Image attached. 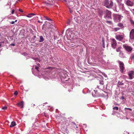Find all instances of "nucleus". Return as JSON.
Wrapping results in <instances>:
<instances>
[{"instance_id": "obj_33", "label": "nucleus", "mask_w": 134, "mask_h": 134, "mask_svg": "<svg viewBox=\"0 0 134 134\" xmlns=\"http://www.w3.org/2000/svg\"><path fill=\"white\" fill-rule=\"evenodd\" d=\"M18 94V92L17 91H15L14 93V94L16 96Z\"/></svg>"}, {"instance_id": "obj_23", "label": "nucleus", "mask_w": 134, "mask_h": 134, "mask_svg": "<svg viewBox=\"0 0 134 134\" xmlns=\"http://www.w3.org/2000/svg\"><path fill=\"white\" fill-rule=\"evenodd\" d=\"M52 60L54 61V62L55 63L57 62V60L56 59V58L55 57H53L52 58Z\"/></svg>"}, {"instance_id": "obj_11", "label": "nucleus", "mask_w": 134, "mask_h": 134, "mask_svg": "<svg viewBox=\"0 0 134 134\" xmlns=\"http://www.w3.org/2000/svg\"><path fill=\"white\" fill-rule=\"evenodd\" d=\"M99 82L100 86H97V87L98 88H99L100 90H102V89H103V87H104V86H103V81L101 80Z\"/></svg>"}, {"instance_id": "obj_29", "label": "nucleus", "mask_w": 134, "mask_h": 134, "mask_svg": "<svg viewBox=\"0 0 134 134\" xmlns=\"http://www.w3.org/2000/svg\"><path fill=\"white\" fill-rule=\"evenodd\" d=\"M121 47H118L116 49V51L117 52H119L120 51V49H121Z\"/></svg>"}, {"instance_id": "obj_31", "label": "nucleus", "mask_w": 134, "mask_h": 134, "mask_svg": "<svg viewBox=\"0 0 134 134\" xmlns=\"http://www.w3.org/2000/svg\"><path fill=\"white\" fill-rule=\"evenodd\" d=\"M113 109L117 110H118V108L117 107H114L113 108Z\"/></svg>"}, {"instance_id": "obj_19", "label": "nucleus", "mask_w": 134, "mask_h": 134, "mask_svg": "<svg viewBox=\"0 0 134 134\" xmlns=\"http://www.w3.org/2000/svg\"><path fill=\"white\" fill-rule=\"evenodd\" d=\"M130 21L131 25L134 27V21L131 19H130Z\"/></svg>"}, {"instance_id": "obj_40", "label": "nucleus", "mask_w": 134, "mask_h": 134, "mask_svg": "<svg viewBox=\"0 0 134 134\" xmlns=\"http://www.w3.org/2000/svg\"><path fill=\"white\" fill-rule=\"evenodd\" d=\"M23 54L24 55H26V54H27V53H26V52H24V53H23Z\"/></svg>"}, {"instance_id": "obj_9", "label": "nucleus", "mask_w": 134, "mask_h": 134, "mask_svg": "<svg viewBox=\"0 0 134 134\" xmlns=\"http://www.w3.org/2000/svg\"><path fill=\"white\" fill-rule=\"evenodd\" d=\"M130 38L131 40L134 39V29H132L130 31Z\"/></svg>"}, {"instance_id": "obj_15", "label": "nucleus", "mask_w": 134, "mask_h": 134, "mask_svg": "<svg viewBox=\"0 0 134 134\" xmlns=\"http://www.w3.org/2000/svg\"><path fill=\"white\" fill-rule=\"evenodd\" d=\"M120 8H121L122 10V11L124 10L125 9V7H124V5L123 4H120Z\"/></svg>"}, {"instance_id": "obj_21", "label": "nucleus", "mask_w": 134, "mask_h": 134, "mask_svg": "<svg viewBox=\"0 0 134 134\" xmlns=\"http://www.w3.org/2000/svg\"><path fill=\"white\" fill-rule=\"evenodd\" d=\"M44 40L43 37L42 36H41L40 37V40L39 41V42H43Z\"/></svg>"}, {"instance_id": "obj_12", "label": "nucleus", "mask_w": 134, "mask_h": 134, "mask_svg": "<svg viewBox=\"0 0 134 134\" xmlns=\"http://www.w3.org/2000/svg\"><path fill=\"white\" fill-rule=\"evenodd\" d=\"M68 4L69 7H71L72 8H73L74 7L75 5V3L72 1L68 3Z\"/></svg>"}, {"instance_id": "obj_42", "label": "nucleus", "mask_w": 134, "mask_h": 134, "mask_svg": "<svg viewBox=\"0 0 134 134\" xmlns=\"http://www.w3.org/2000/svg\"><path fill=\"white\" fill-rule=\"evenodd\" d=\"M122 0H117V1L118 2H121Z\"/></svg>"}, {"instance_id": "obj_22", "label": "nucleus", "mask_w": 134, "mask_h": 134, "mask_svg": "<svg viewBox=\"0 0 134 134\" xmlns=\"http://www.w3.org/2000/svg\"><path fill=\"white\" fill-rule=\"evenodd\" d=\"M130 58L131 60H134V53H133L131 54Z\"/></svg>"}, {"instance_id": "obj_10", "label": "nucleus", "mask_w": 134, "mask_h": 134, "mask_svg": "<svg viewBox=\"0 0 134 134\" xmlns=\"http://www.w3.org/2000/svg\"><path fill=\"white\" fill-rule=\"evenodd\" d=\"M134 74V71H130L128 73V75L129 76V79H132L133 78V76Z\"/></svg>"}, {"instance_id": "obj_37", "label": "nucleus", "mask_w": 134, "mask_h": 134, "mask_svg": "<svg viewBox=\"0 0 134 134\" xmlns=\"http://www.w3.org/2000/svg\"><path fill=\"white\" fill-rule=\"evenodd\" d=\"M15 23V21H12V22H11L10 23V24H14V23Z\"/></svg>"}, {"instance_id": "obj_54", "label": "nucleus", "mask_w": 134, "mask_h": 134, "mask_svg": "<svg viewBox=\"0 0 134 134\" xmlns=\"http://www.w3.org/2000/svg\"><path fill=\"white\" fill-rule=\"evenodd\" d=\"M1 36V34H0V36Z\"/></svg>"}, {"instance_id": "obj_34", "label": "nucleus", "mask_w": 134, "mask_h": 134, "mask_svg": "<svg viewBox=\"0 0 134 134\" xmlns=\"http://www.w3.org/2000/svg\"><path fill=\"white\" fill-rule=\"evenodd\" d=\"M35 69H36L38 71H39V70H38V69L39 68V67L37 66H35Z\"/></svg>"}, {"instance_id": "obj_55", "label": "nucleus", "mask_w": 134, "mask_h": 134, "mask_svg": "<svg viewBox=\"0 0 134 134\" xmlns=\"http://www.w3.org/2000/svg\"><path fill=\"white\" fill-rule=\"evenodd\" d=\"M47 103H45V104H46Z\"/></svg>"}, {"instance_id": "obj_43", "label": "nucleus", "mask_w": 134, "mask_h": 134, "mask_svg": "<svg viewBox=\"0 0 134 134\" xmlns=\"http://www.w3.org/2000/svg\"><path fill=\"white\" fill-rule=\"evenodd\" d=\"M114 104L115 105H118V104L116 103H114Z\"/></svg>"}, {"instance_id": "obj_45", "label": "nucleus", "mask_w": 134, "mask_h": 134, "mask_svg": "<svg viewBox=\"0 0 134 134\" xmlns=\"http://www.w3.org/2000/svg\"><path fill=\"white\" fill-rule=\"evenodd\" d=\"M2 42H0V47H1V43H2Z\"/></svg>"}, {"instance_id": "obj_44", "label": "nucleus", "mask_w": 134, "mask_h": 134, "mask_svg": "<svg viewBox=\"0 0 134 134\" xmlns=\"http://www.w3.org/2000/svg\"><path fill=\"white\" fill-rule=\"evenodd\" d=\"M36 38V36H34V39H35Z\"/></svg>"}, {"instance_id": "obj_28", "label": "nucleus", "mask_w": 134, "mask_h": 134, "mask_svg": "<svg viewBox=\"0 0 134 134\" xmlns=\"http://www.w3.org/2000/svg\"><path fill=\"white\" fill-rule=\"evenodd\" d=\"M103 12L102 10L99 11V14L101 15H102L103 14Z\"/></svg>"}, {"instance_id": "obj_25", "label": "nucleus", "mask_w": 134, "mask_h": 134, "mask_svg": "<svg viewBox=\"0 0 134 134\" xmlns=\"http://www.w3.org/2000/svg\"><path fill=\"white\" fill-rule=\"evenodd\" d=\"M105 22L106 23H108L110 24H112V22L111 21H106Z\"/></svg>"}, {"instance_id": "obj_53", "label": "nucleus", "mask_w": 134, "mask_h": 134, "mask_svg": "<svg viewBox=\"0 0 134 134\" xmlns=\"http://www.w3.org/2000/svg\"><path fill=\"white\" fill-rule=\"evenodd\" d=\"M35 104H34V105L35 106Z\"/></svg>"}, {"instance_id": "obj_48", "label": "nucleus", "mask_w": 134, "mask_h": 134, "mask_svg": "<svg viewBox=\"0 0 134 134\" xmlns=\"http://www.w3.org/2000/svg\"><path fill=\"white\" fill-rule=\"evenodd\" d=\"M102 74L103 75H104H104H105V74L104 73H102Z\"/></svg>"}, {"instance_id": "obj_39", "label": "nucleus", "mask_w": 134, "mask_h": 134, "mask_svg": "<svg viewBox=\"0 0 134 134\" xmlns=\"http://www.w3.org/2000/svg\"><path fill=\"white\" fill-rule=\"evenodd\" d=\"M14 10L13 9L12 10V14H13L14 13Z\"/></svg>"}, {"instance_id": "obj_13", "label": "nucleus", "mask_w": 134, "mask_h": 134, "mask_svg": "<svg viewBox=\"0 0 134 134\" xmlns=\"http://www.w3.org/2000/svg\"><path fill=\"white\" fill-rule=\"evenodd\" d=\"M24 102L23 101L21 102L18 103L17 105L18 107L21 108H23V107Z\"/></svg>"}, {"instance_id": "obj_18", "label": "nucleus", "mask_w": 134, "mask_h": 134, "mask_svg": "<svg viewBox=\"0 0 134 134\" xmlns=\"http://www.w3.org/2000/svg\"><path fill=\"white\" fill-rule=\"evenodd\" d=\"M35 15V14L32 13H31L28 14L27 16L29 18H30Z\"/></svg>"}, {"instance_id": "obj_4", "label": "nucleus", "mask_w": 134, "mask_h": 134, "mask_svg": "<svg viewBox=\"0 0 134 134\" xmlns=\"http://www.w3.org/2000/svg\"><path fill=\"white\" fill-rule=\"evenodd\" d=\"M118 63L119 64L120 71L122 73L125 68L124 64L123 62L120 61H118Z\"/></svg>"}, {"instance_id": "obj_3", "label": "nucleus", "mask_w": 134, "mask_h": 134, "mask_svg": "<svg viewBox=\"0 0 134 134\" xmlns=\"http://www.w3.org/2000/svg\"><path fill=\"white\" fill-rule=\"evenodd\" d=\"M113 17L114 19L116 22H119L121 21V18L122 17V16L119 15L115 14L114 15Z\"/></svg>"}, {"instance_id": "obj_1", "label": "nucleus", "mask_w": 134, "mask_h": 134, "mask_svg": "<svg viewBox=\"0 0 134 134\" xmlns=\"http://www.w3.org/2000/svg\"><path fill=\"white\" fill-rule=\"evenodd\" d=\"M103 5L107 8H110L113 6V3L112 0L109 1V0H105L104 1Z\"/></svg>"}, {"instance_id": "obj_49", "label": "nucleus", "mask_w": 134, "mask_h": 134, "mask_svg": "<svg viewBox=\"0 0 134 134\" xmlns=\"http://www.w3.org/2000/svg\"><path fill=\"white\" fill-rule=\"evenodd\" d=\"M17 20H16L14 21H15V22H17Z\"/></svg>"}, {"instance_id": "obj_5", "label": "nucleus", "mask_w": 134, "mask_h": 134, "mask_svg": "<svg viewBox=\"0 0 134 134\" xmlns=\"http://www.w3.org/2000/svg\"><path fill=\"white\" fill-rule=\"evenodd\" d=\"M111 46L113 48L115 49L116 46L117 44L116 41L114 39V38L112 39H111Z\"/></svg>"}, {"instance_id": "obj_38", "label": "nucleus", "mask_w": 134, "mask_h": 134, "mask_svg": "<svg viewBox=\"0 0 134 134\" xmlns=\"http://www.w3.org/2000/svg\"><path fill=\"white\" fill-rule=\"evenodd\" d=\"M10 45L11 46H15V44H14V43H12V44H11Z\"/></svg>"}, {"instance_id": "obj_2", "label": "nucleus", "mask_w": 134, "mask_h": 134, "mask_svg": "<svg viewBox=\"0 0 134 134\" xmlns=\"http://www.w3.org/2000/svg\"><path fill=\"white\" fill-rule=\"evenodd\" d=\"M104 18L105 19H111V13L110 11L106 10L104 11Z\"/></svg>"}, {"instance_id": "obj_6", "label": "nucleus", "mask_w": 134, "mask_h": 134, "mask_svg": "<svg viewBox=\"0 0 134 134\" xmlns=\"http://www.w3.org/2000/svg\"><path fill=\"white\" fill-rule=\"evenodd\" d=\"M123 47L126 51L129 52H131L132 49V48L131 46H128L127 44H123Z\"/></svg>"}, {"instance_id": "obj_52", "label": "nucleus", "mask_w": 134, "mask_h": 134, "mask_svg": "<svg viewBox=\"0 0 134 134\" xmlns=\"http://www.w3.org/2000/svg\"><path fill=\"white\" fill-rule=\"evenodd\" d=\"M64 1H66V0H64Z\"/></svg>"}, {"instance_id": "obj_14", "label": "nucleus", "mask_w": 134, "mask_h": 134, "mask_svg": "<svg viewBox=\"0 0 134 134\" xmlns=\"http://www.w3.org/2000/svg\"><path fill=\"white\" fill-rule=\"evenodd\" d=\"M120 57L121 58H126L125 56L124 53L121 51L120 52L119 54Z\"/></svg>"}, {"instance_id": "obj_26", "label": "nucleus", "mask_w": 134, "mask_h": 134, "mask_svg": "<svg viewBox=\"0 0 134 134\" xmlns=\"http://www.w3.org/2000/svg\"><path fill=\"white\" fill-rule=\"evenodd\" d=\"M118 85H124V83L121 82H120L119 81L118 82Z\"/></svg>"}, {"instance_id": "obj_32", "label": "nucleus", "mask_w": 134, "mask_h": 134, "mask_svg": "<svg viewBox=\"0 0 134 134\" xmlns=\"http://www.w3.org/2000/svg\"><path fill=\"white\" fill-rule=\"evenodd\" d=\"M44 18H45L46 19L48 20H50V21H52V20L49 18H48L46 16H44Z\"/></svg>"}, {"instance_id": "obj_20", "label": "nucleus", "mask_w": 134, "mask_h": 134, "mask_svg": "<svg viewBox=\"0 0 134 134\" xmlns=\"http://www.w3.org/2000/svg\"><path fill=\"white\" fill-rule=\"evenodd\" d=\"M124 11V13L125 14H126L127 15H129L130 14V13L129 12V11L125 10V9L124 10H123Z\"/></svg>"}, {"instance_id": "obj_47", "label": "nucleus", "mask_w": 134, "mask_h": 134, "mask_svg": "<svg viewBox=\"0 0 134 134\" xmlns=\"http://www.w3.org/2000/svg\"><path fill=\"white\" fill-rule=\"evenodd\" d=\"M73 124H74L75 126H76L75 125V124L74 122L73 123Z\"/></svg>"}, {"instance_id": "obj_17", "label": "nucleus", "mask_w": 134, "mask_h": 134, "mask_svg": "<svg viewBox=\"0 0 134 134\" xmlns=\"http://www.w3.org/2000/svg\"><path fill=\"white\" fill-rule=\"evenodd\" d=\"M16 125V124L14 121H12L11 123L10 126V127H12L15 126Z\"/></svg>"}, {"instance_id": "obj_35", "label": "nucleus", "mask_w": 134, "mask_h": 134, "mask_svg": "<svg viewBox=\"0 0 134 134\" xmlns=\"http://www.w3.org/2000/svg\"><path fill=\"white\" fill-rule=\"evenodd\" d=\"M52 22H51V23H50L51 25H50V26L49 27H51L52 26H53V25L52 24Z\"/></svg>"}, {"instance_id": "obj_51", "label": "nucleus", "mask_w": 134, "mask_h": 134, "mask_svg": "<svg viewBox=\"0 0 134 134\" xmlns=\"http://www.w3.org/2000/svg\"><path fill=\"white\" fill-rule=\"evenodd\" d=\"M70 12L71 13H72V11H71L70 10Z\"/></svg>"}, {"instance_id": "obj_36", "label": "nucleus", "mask_w": 134, "mask_h": 134, "mask_svg": "<svg viewBox=\"0 0 134 134\" xmlns=\"http://www.w3.org/2000/svg\"><path fill=\"white\" fill-rule=\"evenodd\" d=\"M19 11L20 12H23V11L21 9H19Z\"/></svg>"}, {"instance_id": "obj_27", "label": "nucleus", "mask_w": 134, "mask_h": 134, "mask_svg": "<svg viewBox=\"0 0 134 134\" xmlns=\"http://www.w3.org/2000/svg\"><path fill=\"white\" fill-rule=\"evenodd\" d=\"M129 110L131 111H132L131 109L130 108H125L124 109V110L125 111H126L127 110Z\"/></svg>"}, {"instance_id": "obj_41", "label": "nucleus", "mask_w": 134, "mask_h": 134, "mask_svg": "<svg viewBox=\"0 0 134 134\" xmlns=\"http://www.w3.org/2000/svg\"><path fill=\"white\" fill-rule=\"evenodd\" d=\"M32 58L35 60H36L37 59V58Z\"/></svg>"}, {"instance_id": "obj_30", "label": "nucleus", "mask_w": 134, "mask_h": 134, "mask_svg": "<svg viewBox=\"0 0 134 134\" xmlns=\"http://www.w3.org/2000/svg\"><path fill=\"white\" fill-rule=\"evenodd\" d=\"M7 109V107L6 106L3 107H2V109L3 110H6Z\"/></svg>"}, {"instance_id": "obj_8", "label": "nucleus", "mask_w": 134, "mask_h": 134, "mask_svg": "<svg viewBox=\"0 0 134 134\" xmlns=\"http://www.w3.org/2000/svg\"><path fill=\"white\" fill-rule=\"evenodd\" d=\"M126 4L128 6L132 7L134 3L130 0H127L125 2Z\"/></svg>"}, {"instance_id": "obj_16", "label": "nucleus", "mask_w": 134, "mask_h": 134, "mask_svg": "<svg viewBox=\"0 0 134 134\" xmlns=\"http://www.w3.org/2000/svg\"><path fill=\"white\" fill-rule=\"evenodd\" d=\"M118 26L121 28H123L124 27V25L121 23H119L118 24Z\"/></svg>"}, {"instance_id": "obj_50", "label": "nucleus", "mask_w": 134, "mask_h": 134, "mask_svg": "<svg viewBox=\"0 0 134 134\" xmlns=\"http://www.w3.org/2000/svg\"><path fill=\"white\" fill-rule=\"evenodd\" d=\"M69 22H70V21L68 22V24H69Z\"/></svg>"}, {"instance_id": "obj_46", "label": "nucleus", "mask_w": 134, "mask_h": 134, "mask_svg": "<svg viewBox=\"0 0 134 134\" xmlns=\"http://www.w3.org/2000/svg\"><path fill=\"white\" fill-rule=\"evenodd\" d=\"M38 23H41V22L40 21V20H38Z\"/></svg>"}, {"instance_id": "obj_24", "label": "nucleus", "mask_w": 134, "mask_h": 134, "mask_svg": "<svg viewBox=\"0 0 134 134\" xmlns=\"http://www.w3.org/2000/svg\"><path fill=\"white\" fill-rule=\"evenodd\" d=\"M120 28L119 27H115L114 28L113 30L115 31H117L120 29Z\"/></svg>"}, {"instance_id": "obj_7", "label": "nucleus", "mask_w": 134, "mask_h": 134, "mask_svg": "<svg viewBox=\"0 0 134 134\" xmlns=\"http://www.w3.org/2000/svg\"><path fill=\"white\" fill-rule=\"evenodd\" d=\"M124 37V35H116L115 38L117 40L120 41H122Z\"/></svg>"}]
</instances>
